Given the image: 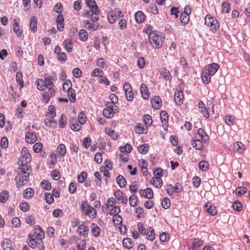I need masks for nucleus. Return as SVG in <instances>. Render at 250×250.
<instances>
[{
  "label": "nucleus",
  "instance_id": "13",
  "mask_svg": "<svg viewBox=\"0 0 250 250\" xmlns=\"http://www.w3.org/2000/svg\"><path fill=\"white\" fill-rule=\"evenodd\" d=\"M184 93L182 91L176 90L174 93V101L178 105L183 104L184 99Z\"/></svg>",
  "mask_w": 250,
  "mask_h": 250
},
{
  "label": "nucleus",
  "instance_id": "46",
  "mask_svg": "<svg viewBox=\"0 0 250 250\" xmlns=\"http://www.w3.org/2000/svg\"><path fill=\"white\" fill-rule=\"evenodd\" d=\"M103 74L104 72L102 70L99 68H95L93 70L91 73V76L92 77H102Z\"/></svg>",
  "mask_w": 250,
  "mask_h": 250
},
{
  "label": "nucleus",
  "instance_id": "40",
  "mask_svg": "<svg viewBox=\"0 0 250 250\" xmlns=\"http://www.w3.org/2000/svg\"><path fill=\"white\" fill-rule=\"evenodd\" d=\"M66 116L64 114H62L60 116V119L59 122V126L61 128H64L66 125Z\"/></svg>",
  "mask_w": 250,
  "mask_h": 250
},
{
  "label": "nucleus",
  "instance_id": "2",
  "mask_svg": "<svg viewBox=\"0 0 250 250\" xmlns=\"http://www.w3.org/2000/svg\"><path fill=\"white\" fill-rule=\"evenodd\" d=\"M165 40L163 35L152 32L149 35V41L152 45L155 48H160L163 45Z\"/></svg>",
  "mask_w": 250,
  "mask_h": 250
},
{
  "label": "nucleus",
  "instance_id": "6",
  "mask_svg": "<svg viewBox=\"0 0 250 250\" xmlns=\"http://www.w3.org/2000/svg\"><path fill=\"white\" fill-rule=\"evenodd\" d=\"M124 17L122 14L121 11L116 8L114 10H110L107 14L108 21L110 23H114L117 18H121Z\"/></svg>",
  "mask_w": 250,
  "mask_h": 250
},
{
  "label": "nucleus",
  "instance_id": "52",
  "mask_svg": "<svg viewBox=\"0 0 250 250\" xmlns=\"http://www.w3.org/2000/svg\"><path fill=\"white\" fill-rule=\"evenodd\" d=\"M106 133L110 137H112L114 140L118 139V135L115 134V131L110 128L105 129Z\"/></svg>",
  "mask_w": 250,
  "mask_h": 250
},
{
  "label": "nucleus",
  "instance_id": "49",
  "mask_svg": "<svg viewBox=\"0 0 250 250\" xmlns=\"http://www.w3.org/2000/svg\"><path fill=\"white\" fill-rule=\"evenodd\" d=\"M132 240L130 238H125L123 239V245L124 247L127 249H131L133 247L132 243Z\"/></svg>",
  "mask_w": 250,
  "mask_h": 250
},
{
  "label": "nucleus",
  "instance_id": "50",
  "mask_svg": "<svg viewBox=\"0 0 250 250\" xmlns=\"http://www.w3.org/2000/svg\"><path fill=\"white\" fill-rule=\"evenodd\" d=\"M37 88L41 91H43L45 89L46 86L43 79H38L37 81Z\"/></svg>",
  "mask_w": 250,
  "mask_h": 250
},
{
  "label": "nucleus",
  "instance_id": "9",
  "mask_svg": "<svg viewBox=\"0 0 250 250\" xmlns=\"http://www.w3.org/2000/svg\"><path fill=\"white\" fill-rule=\"evenodd\" d=\"M21 153L22 156L18 161V162H20L21 165H22V163L29 164L31 160V155L27 148L26 147L22 148Z\"/></svg>",
  "mask_w": 250,
  "mask_h": 250
},
{
  "label": "nucleus",
  "instance_id": "64",
  "mask_svg": "<svg viewBox=\"0 0 250 250\" xmlns=\"http://www.w3.org/2000/svg\"><path fill=\"white\" fill-rule=\"evenodd\" d=\"M122 218L121 216L118 214L113 216V222L116 225L122 224Z\"/></svg>",
  "mask_w": 250,
  "mask_h": 250
},
{
  "label": "nucleus",
  "instance_id": "27",
  "mask_svg": "<svg viewBox=\"0 0 250 250\" xmlns=\"http://www.w3.org/2000/svg\"><path fill=\"white\" fill-rule=\"evenodd\" d=\"M211 76L212 75H210L209 73H208V71L206 70H204L203 71L202 73V79L203 82L207 84L209 83L211 81Z\"/></svg>",
  "mask_w": 250,
  "mask_h": 250
},
{
  "label": "nucleus",
  "instance_id": "10",
  "mask_svg": "<svg viewBox=\"0 0 250 250\" xmlns=\"http://www.w3.org/2000/svg\"><path fill=\"white\" fill-rule=\"evenodd\" d=\"M95 21L92 19L85 20L83 22V26L87 30L95 31L99 29L100 24L98 22H95Z\"/></svg>",
  "mask_w": 250,
  "mask_h": 250
},
{
  "label": "nucleus",
  "instance_id": "7",
  "mask_svg": "<svg viewBox=\"0 0 250 250\" xmlns=\"http://www.w3.org/2000/svg\"><path fill=\"white\" fill-rule=\"evenodd\" d=\"M20 162H18V165L20 166L19 167L17 174L18 175H30L31 171L32 168L27 163H22V165L20 164Z\"/></svg>",
  "mask_w": 250,
  "mask_h": 250
},
{
  "label": "nucleus",
  "instance_id": "34",
  "mask_svg": "<svg viewBox=\"0 0 250 250\" xmlns=\"http://www.w3.org/2000/svg\"><path fill=\"white\" fill-rule=\"evenodd\" d=\"M57 152L61 157H64L66 154V147L63 144H60L57 147Z\"/></svg>",
  "mask_w": 250,
  "mask_h": 250
},
{
  "label": "nucleus",
  "instance_id": "23",
  "mask_svg": "<svg viewBox=\"0 0 250 250\" xmlns=\"http://www.w3.org/2000/svg\"><path fill=\"white\" fill-rule=\"evenodd\" d=\"M198 134L201 137L204 143H207L208 142L209 140V137L202 128L198 129Z\"/></svg>",
  "mask_w": 250,
  "mask_h": 250
},
{
  "label": "nucleus",
  "instance_id": "61",
  "mask_svg": "<svg viewBox=\"0 0 250 250\" xmlns=\"http://www.w3.org/2000/svg\"><path fill=\"white\" fill-rule=\"evenodd\" d=\"M145 64H146V62H145V61L144 58H143V57H139L138 59L137 64V66L139 68H140V69L144 68L145 66Z\"/></svg>",
  "mask_w": 250,
  "mask_h": 250
},
{
  "label": "nucleus",
  "instance_id": "58",
  "mask_svg": "<svg viewBox=\"0 0 250 250\" xmlns=\"http://www.w3.org/2000/svg\"><path fill=\"white\" fill-rule=\"evenodd\" d=\"M233 209L237 211H240L242 209V205L239 201H234L232 204Z\"/></svg>",
  "mask_w": 250,
  "mask_h": 250
},
{
  "label": "nucleus",
  "instance_id": "38",
  "mask_svg": "<svg viewBox=\"0 0 250 250\" xmlns=\"http://www.w3.org/2000/svg\"><path fill=\"white\" fill-rule=\"evenodd\" d=\"M154 229L151 227H149L147 229L146 238L148 240L152 241L155 238V233Z\"/></svg>",
  "mask_w": 250,
  "mask_h": 250
},
{
  "label": "nucleus",
  "instance_id": "37",
  "mask_svg": "<svg viewBox=\"0 0 250 250\" xmlns=\"http://www.w3.org/2000/svg\"><path fill=\"white\" fill-rule=\"evenodd\" d=\"M66 92L70 101L72 103L75 102L76 100L75 90L71 88Z\"/></svg>",
  "mask_w": 250,
  "mask_h": 250
},
{
  "label": "nucleus",
  "instance_id": "28",
  "mask_svg": "<svg viewBox=\"0 0 250 250\" xmlns=\"http://www.w3.org/2000/svg\"><path fill=\"white\" fill-rule=\"evenodd\" d=\"M23 75L21 72H17L16 74V80L20 86V88H22L24 86V82L23 80Z\"/></svg>",
  "mask_w": 250,
  "mask_h": 250
},
{
  "label": "nucleus",
  "instance_id": "62",
  "mask_svg": "<svg viewBox=\"0 0 250 250\" xmlns=\"http://www.w3.org/2000/svg\"><path fill=\"white\" fill-rule=\"evenodd\" d=\"M145 197L148 199L153 197V192L151 188H148L145 189Z\"/></svg>",
  "mask_w": 250,
  "mask_h": 250
},
{
  "label": "nucleus",
  "instance_id": "26",
  "mask_svg": "<svg viewBox=\"0 0 250 250\" xmlns=\"http://www.w3.org/2000/svg\"><path fill=\"white\" fill-rule=\"evenodd\" d=\"M135 19L137 23H141L144 21L145 15L143 12L139 11L135 13Z\"/></svg>",
  "mask_w": 250,
  "mask_h": 250
},
{
  "label": "nucleus",
  "instance_id": "24",
  "mask_svg": "<svg viewBox=\"0 0 250 250\" xmlns=\"http://www.w3.org/2000/svg\"><path fill=\"white\" fill-rule=\"evenodd\" d=\"M160 75L163 77L165 81H171L172 80L171 75L169 71L167 70L166 68L163 69L160 72Z\"/></svg>",
  "mask_w": 250,
  "mask_h": 250
},
{
  "label": "nucleus",
  "instance_id": "44",
  "mask_svg": "<svg viewBox=\"0 0 250 250\" xmlns=\"http://www.w3.org/2000/svg\"><path fill=\"white\" fill-rule=\"evenodd\" d=\"M199 168L203 171H206L209 168L208 163L206 161H201L199 163Z\"/></svg>",
  "mask_w": 250,
  "mask_h": 250
},
{
  "label": "nucleus",
  "instance_id": "55",
  "mask_svg": "<svg viewBox=\"0 0 250 250\" xmlns=\"http://www.w3.org/2000/svg\"><path fill=\"white\" fill-rule=\"evenodd\" d=\"M30 239L29 242V246L32 248H35L38 245V240L37 238L34 237V235H32L31 237L29 236Z\"/></svg>",
  "mask_w": 250,
  "mask_h": 250
},
{
  "label": "nucleus",
  "instance_id": "8",
  "mask_svg": "<svg viewBox=\"0 0 250 250\" xmlns=\"http://www.w3.org/2000/svg\"><path fill=\"white\" fill-rule=\"evenodd\" d=\"M29 175H18V176H16L15 180L17 187L20 188L23 186L28 183L29 181Z\"/></svg>",
  "mask_w": 250,
  "mask_h": 250
},
{
  "label": "nucleus",
  "instance_id": "45",
  "mask_svg": "<svg viewBox=\"0 0 250 250\" xmlns=\"http://www.w3.org/2000/svg\"><path fill=\"white\" fill-rule=\"evenodd\" d=\"M148 149L149 146L147 144L141 145L138 147V151L142 154H146L147 153L148 151Z\"/></svg>",
  "mask_w": 250,
  "mask_h": 250
},
{
  "label": "nucleus",
  "instance_id": "12",
  "mask_svg": "<svg viewBox=\"0 0 250 250\" xmlns=\"http://www.w3.org/2000/svg\"><path fill=\"white\" fill-rule=\"evenodd\" d=\"M198 106L199 112L203 114V116L206 118H208L209 114L204 102L200 101L198 104Z\"/></svg>",
  "mask_w": 250,
  "mask_h": 250
},
{
  "label": "nucleus",
  "instance_id": "42",
  "mask_svg": "<svg viewBox=\"0 0 250 250\" xmlns=\"http://www.w3.org/2000/svg\"><path fill=\"white\" fill-rule=\"evenodd\" d=\"M77 231L81 235H86L88 231L87 227L84 225H80L78 228Z\"/></svg>",
  "mask_w": 250,
  "mask_h": 250
},
{
  "label": "nucleus",
  "instance_id": "43",
  "mask_svg": "<svg viewBox=\"0 0 250 250\" xmlns=\"http://www.w3.org/2000/svg\"><path fill=\"white\" fill-rule=\"evenodd\" d=\"M9 198V193L6 190H3L0 193V202L2 203H5Z\"/></svg>",
  "mask_w": 250,
  "mask_h": 250
},
{
  "label": "nucleus",
  "instance_id": "11",
  "mask_svg": "<svg viewBox=\"0 0 250 250\" xmlns=\"http://www.w3.org/2000/svg\"><path fill=\"white\" fill-rule=\"evenodd\" d=\"M160 116L163 128L165 130H167L168 121V116L167 112L165 110L161 111L160 113Z\"/></svg>",
  "mask_w": 250,
  "mask_h": 250
},
{
  "label": "nucleus",
  "instance_id": "14",
  "mask_svg": "<svg viewBox=\"0 0 250 250\" xmlns=\"http://www.w3.org/2000/svg\"><path fill=\"white\" fill-rule=\"evenodd\" d=\"M204 208L205 211H207L211 215L214 216L217 213L216 207L212 206L210 203H207L204 205Z\"/></svg>",
  "mask_w": 250,
  "mask_h": 250
},
{
  "label": "nucleus",
  "instance_id": "18",
  "mask_svg": "<svg viewBox=\"0 0 250 250\" xmlns=\"http://www.w3.org/2000/svg\"><path fill=\"white\" fill-rule=\"evenodd\" d=\"M35 232L36 235H34V237L37 238V240H42L44 237V233L43 230L39 226H35Z\"/></svg>",
  "mask_w": 250,
  "mask_h": 250
},
{
  "label": "nucleus",
  "instance_id": "3",
  "mask_svg": "<svg viewBox=\"0 0 250 250\" xmlns=\"http://www.w3.org/2000/svg\"><path fill=\"white\" fill-rule=\"evenodd\" d=\"M81 209L83 214L88 216L89 218L93 219L96 217L97 211L94 208L90 206L87 201L83 202Z\"/></svg>",
  "mask_w": 250,
  "mask_h": 250
},
{
  "label": "nucleus",
  "instance_id": "15",
  "mask_svg": "<svg viewBox=\"0 0 250 250\" xmlns=\"http://www.w3.org/2000/svg\"><path fill=\"white\" fill-rule=\"evenodd\" d=\"M219 68V65L215 63H212L208 65V67L205 69L210 75H214Z\"/></svg>",
  "mask_w": 250,
  "mask_h": 250
},
{
  "label": "nucleus",
  "instance_id": "29",
  "mask_svg": "<svg viewBox=\"0 0 250 250\" xmlns=\"http://www.w3.org/2000/svg\"><path fill=\"white\" fill-rule=\"evenodd\" d=\"M34 191L33 188H28L24 190L23 193V197L25 199H29L33 197Z\"/></svg>",
  "mask_w": 250,
  "mask_h": 250
},
{
  "label": "nucleus",
  "instance_id": "39",
  "mask_svg": "<svg viewBox=\"0 0 250 250\" xmlns=\"http://www.w3.org/2000/svg\"><path fill=\"white\" fill-rule=\"evenodd\" d=\"M13 30L14 32L17 34V36L20 37L22 34V30L20 28L19 24L18 21L14 20V23L13 25Z\"/></svg>",
  "mask_w": 250,
  "mask_h": 250
},
{
  "label": "nucleus",
  "instance_id": "30",
  "mask_svg": "<svg viewBox=\"0 0 250 250\" xmlns=\"http://www.w3.org/2000/svg\"><path fill=\"white\" fill-rule=\"evenodd\" d=\"M63 44L64 45V48L67 52L70 53L72 51L73 45L72 41L70 39H65L63 42Z\"/></svg>",
  "mask_w": 250,
  "mask_h": 250
},
{
  "label": "nucleus",
  "instance_id": "59",
  "mask_svg": "<svg viewBox=\"0 0 250 250\" xmlns=\"http://www.w3.org/2000/svg\"><path fill=\"white\" fill-rule=\"evenodd\" d=\"M129 205L132 207H135L137 205V197L135 195H132L129 198Z\"/></svg>",
  "mask_w": 250,
  "mask_h": 250
},
{
  "label": "nucleus",
  "instance_id": "22",
  "mask_svg": "<svg viewBox=\"0 0 250 250\" xmlns=\"http://www.w3.org/2000/svg\"><path fill=\"white\" fill-rule=\"evenodd\" d=\"M233 149L237 152L241 154L242 153L245 149L244 144L240 142H235L233 144Z\"/></svg>",
  "mask_w": 250,
  "mask_h": 250
},
{
  "label": "nucleus",
  "instance_id": "32",
  "mask_svg": "<svg viewBox=\"0 0 250 250\" xmlns=\"http://www.w3.org/2000/svg\"><path fill=\"white\" fill-rule=\"evenodd\" d=\"M25 139L27 143L33 144L36 142V134L34 133L28 132L26 134Z\"/></svg>",
  "mask_w": 250,
  "mask_h": 250
},
{
  "label": "nucleus",
  "instance_id": "35",
  "mask_svg": "<svg viewBox=\"0 0 250 250\" xmlns=\"http://www.w3.org/2000/svg\"><path fill=\"white\" fill-rule=\"evenodd\" d=\"M116 181L119 187H120L121 188L125 187L126 185V179L123 176L121 175H119L117 177Z\"/></svg>",
  "mask_w": 250,
  "mask_h": 250
},
{
  "label": "nucleus",
  "instance_id": "17",
  "mask_svg": "<svg viewBox=\"0 0 250 250\" xmlns=\"http://www.w3.org/2000/svg\"><path fill=\"white\" fill-rule=\"evenodd\" d=\"M140 92L142 98L145 100H147L149 97V93L146 85L145 83H142L140 86Z\"/></svg>",
  "mask_w": 250,
  "mask_h": 250
},
{
  "label": "nucleus",
  "instance_id": "31",
  "mask_svg": "<svg viewBox=\"0 0 250 250\" xmlns=\"http://www.w3.org/2000/svg\"><path fill=\"white\" fill-rule=\"evenodd\" d=\"M2 247L4 250H13V247L11 241L7 238L3 240Z\"/></svg>",
  "mask_w": 250,
  "mask_h": 250
},
{
  "label": "nucleus",
  "instance_id": "47",
  "mask_svg": "<svg viewBox=\"0 0 250 250\" xmlns=\"http://www.w3.org/2000/svg\"><path fill=\"white\" fill-rule=\"evenodd\" d=\"M180 20L181 22L184 25L187 24L189 21V15L185 13H181Z\"/></svg>",
  "mask_w": 250,
  "mask_h": 250
},
{
  "label": "nucleus",
  "instance_id": "20",
  "mask_svg": "<svg viewBox=\"0 0 250 250\" xmlns=\"http://www.w3.org/2000/svg\"><path fill=\"white\" fill-rule=\"evenodd\" d=\"M56 22L58 29L60 31H62L64 28V18L62 14L58 16Z\"/></svg>",
  "mask_w": 250,
  "mask_h": 250
},
{
  "label": "nucleus",
  "instance_id": "41",
  "mask_svg": "<svg viewBox=\"0 0 250 250\" xmlns=\"http://www.w3.org/2000/svg\"><path fill=\"white\" fill-rule=\"evenodd\" d=\"M92 233L96 237L99 236L101 233V229L95 223H92Z\"/></svg>",
  "mask_w": 250,
  "mask_h": 250
},
{
  "label": "nucleus",
  "instance_id": "25",
  "mask_svg": "<svg viewBox=\"0 0 250 250\" xmlns=\"http://www.w3.org/2000/svg\"><path fill=\"white\" fill-rule=\"evenodd\" d=\"M30 28L31 31L34 33L37 31V20L35 16H32L30 21Z\"/></svg>",
  "mask_w": 250,
  "mask_h": 250
},
{
  "label": "nucleus",
  "instance_id": "56",
  "mask_svg": "<svg viewBox=\"0 0 250 250\" xmlns=\"http://www.w3.org/2000/svg\"><path fill=\"white\" fill-rule=\"evenodd\" d=\"M86 116L83 112H81L78 115V121L81 125H83L86 122Z\"/></svg>",
  "mask_w": 250,
  "mask_h": 250
},
{
  "label": "nucleus",
  "instance_id": "54",
  "mask_svg": "<svg viewBox=\"0 0 250 250\" xmlns=\"http://www.w3.org/2000/svg\"><path fill=\"white\" fill-rule=\"evenodd\" d=\"M41 187L44 189L48 190L51 189V183L49 181L45 180H43L41 182Z\"/></svg>",
  "mask_w": 250,
  "mask_h": 250
},
{
  "label": "nucleus",
  "instance_id": "63",
  "mask_svg": "<svg viewBox=\"0 0 250 250\" xmlns=\"http://www.w3.org/2000/svg\"><path fill=\"white\" fill-rule=\"evenodd\" d=\"M222 8L223 12L226 13H229L230 10V6L229 3L223 2L222 4Z\"/></svg>",
  "mask_w": 250,
  "mask_h": 250
},
{
  "label": "nucleus",
  "instance_id": "4",
  "mask_svg": "<svg viewBox=\"0 0 250 250\" xmlns=\"http://www.w3.org/2000/svg\"><path fill=\"white\" fill-rule=\"evenodd\" d=\"M105 106L106 108L103 110V114L105 117L111 118L114 114L118 112V106L113 103L108 102Z\"/></svg>",
  "mask_w": 250,
  "mask_h": 250
},
{
  "label": "nucleus",
  "instance_id": "16",
  "mask_svg": "<svg viewBox=\"0 0 250 250\" xmlns=\"http://www.w3.org/2000/svg\"><path fill=\"white\" fill-rule=\"evenodd\" d=\"M151 102L152 107L155 109H159L162 105V100L159 96H154Z\"/></svg>",
  "mask_w": 250,
  "mask_h": 250
},
{
  "label": "nucleus",
  "instance_id": "21",
  "mask_svg": "<svg viewBox=\"0 0 250 250\" xmlns=\"http://www.w3.org/2000/svg\"><path fill=\"white\" fill-rule=\"evenodd\" d=\"M191 145L193 148L197 150H201L203 148L202 142L195 137L192 139Z\"/></svg>",
  "mask_w": 250,
  "mask_h": 250
},
{
  "label": "nucleus",
  "instance_id": "57",
  "mask_svg": "<svg viewBox=\"0 0 250 250\" xmlns=\"http://www.w3.org/2000/svg\"><path fill=\"white\" fill-rule=\"evenodd\" d=\"M87 177V174L86 172H82L78 176V181L80 183H83Z\"/></svg>",
  "mask_w": 250,
  "mask_h": 250
},
{
  "label": "nucleus",
  "instance_id": "5",
  "mask_svg": "<svg viewBox=\"0 0 250 250\" xmlns=\"http://www.w3.org/2000/svg\"><path fill=\"white\" fill-rule=\"evenodd\" d=\"M205 24L210 28L212 31H216L219 27V24L217 20L215 17L210 15H207L205 19Z\"/></svg>",
  "mask_w": 250,
  "mask_h": 250
},
{
  "label": "nucleus",
  "instance_id": "51",
  "mask_svg": "<svg viewBox=\"0 0 250 250\" xmlns=\"http://www.w3.org/2000/svg\"><path fill=\"white\" fill-rule=\"evenodd\" d=\"M247 192V188L244 187H238L235 189V193L237 196H241Z\"/></svg>",
  "mask_w": 250,
  "mask_h": 250
},
{
  "label": "nucleus",
  "instance_id": "19",
  "mask_svg": "<svg viewBox=\"0 0 250 250\" xmlns=\"http://www.w3.org/2000/svg\"><path fill=\"white\" fill-rule=\"evenodd\" d=\"M70 127L74 131L79 130L81 128V125L78 123L77 119L76 118H72L69 121Z\"/></svg>",
  "mask_w": 250,
  "mask_h": 250
},
{
  "label": "nucleus",
  "instance_id": "33",
  "mask_svg": "<svg viewBox=\"0 0 250 250\" xmlns=\"http://www.w3.org/2000/svg\"><path fill=\"white\" fill-rule=\"evenodd\" d=\"M151 182L157 188H160L163 185L162 180L159 177H153L151 179Z\"/></svg>",
  "mask_w": 250,
  "mask_h": 250
},
{
  "label": "nucleus",
  "instance_id": "36",
  "mask_svg": "<svg viewBox=\"0 0 250 250\" xmlns=\"http://www.w3.org/2000/svg\"><path fill=\"white\" fill-rule=\"evenodd\" d=\"M80 39L82 42H86L88 39V34L87 31L84 29H81L79 33Z\"/></svg>",
  "mask_w": 250,
  "mask_h": 250
},
{
  "label": "nucleus",
  "instance_id": "53",
  "mask_svg": "<svg viewBox=\"0 0 250 250\" xmlns=\"http://www.w3.org/2000/svg\"><path fill=\"white\" fill-rule=\"evenodd\" d=\"M48 110L47 115H48L51 118H54L56 116V109L55 107L53 105H50Z\"/></svg>",
  "mask_w": 250,
  "mask_h": 250
},
{
  "label": "nucleus",
  "instance_id": "60",
  "mask_svg": "<svg viewBox=\"0 0 250 250\" xmlns=\"http://www.w3.org/2000/svg\"><path fill=\"white\" fill-rule=\"evenodd\" d=\"M162 206L165 209H167L170 207V201L168 198H165L162 202Z\"/></svg>",
  "mask_w": 250,
  "mask_h": 250
},
{
  "label": "nucleus",
  "instance_id": "48",
  "mask_svg": "<svg viewBox=\"0 0 250 250\" xmlns=\"http://www.w3.org/2000/svg\"><path fill=\"white\" fill-rule=\"evenodd\" d=\"M72 84L70 80H66L63 84L62 89L64 92H66L72 88Z\"/></svg>",
  "mask_w": 250,
  "mask_h": 250
},
{
  "label": "nucleus",
  "instance_id": "1",
  "mask_svg": "<svg viewBox=\"0 0 250 250\" xmlns=\"http://www.w3.org/2000/svg\"><path fill=\"white\" fill-rule=\"evenodd\" d=\"M85 3L89 7L90 10L86 11L85 16L87 18H90L93 21H98L99 20V15L100 9L96 1L95 0H85Z\"/></svg>",
  "mask_w": 250,
  "mask_h": 250
}]
</instances>
